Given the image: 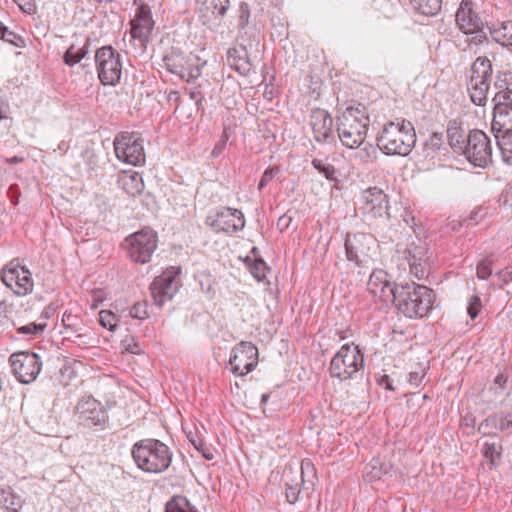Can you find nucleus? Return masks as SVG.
<instances>
[{
    "label": "nucleus",
    "mask_w": 512,
    "mask_h": 512,
    "mask_svg": "<svg viewBox=\"0 0 512 512\" xmlns=\"http://www.w3.org/2000/svg\"><path fill=\"white\" fill-rule=\"evenodd\" d=\"M377 147L386 155L407 156L416 143L411 122L396 119L383 125L376 137Z\"/></svg>",
    "instance_id": "obj_1"
},
{
    "label": "nucleus",
    "mask_w": 512,
    "mask_h": 512,
    "mask_svg": "<svg viewBox=\"0 0 512 512\" xmlns=\"http://www.w3.org/2000/svg\"><path fill=\"white\" fill-rule=\"evenodd\" d=\"M136 466L146 473L159 474L171 465L173 452L164 442L146 438L137 441L131 450Z\"/></svg>",
    "instance_id": "obj_2"
},
{
    "label": "nucleus",
    "mask_w": 512,
    "mask_h": 512,
    "mask_svg": "<svg viewBox=\"0 0 512 512\" xmlns=\"http://www.w3.org/2000/svg\"><path fill=\"white\" fill-rule=\"evenodd\" d=\"M395 306L408 318H422L431 310L434 292L427 286L415 282L400 286Z\"/></svg>",
    "instance_id": "obj_3"
},
{
    "label": "nucleus",
    "mask_w": 512,
    "mask_h": 512,
    "mask_svg": "<svg viewBox=\"0 0 512 512\" xmlns=\"http://www.w3.org/2000/svg\"><path fill=\"white\" fill-rule=\"evenodd\" d=\"M369 117L358 108H347L337 119L338 137L350 149L358 148L365 140Z\"/></svg>",
    "instance_id": "obj_4"
},
{
    "label": "nucleus",
    "mask_w": 512,
    "mask_h": 512,
    "mask_svg": "<svg viewBox=\"0 0 512 512\" xmlns=\"http://www.w3.org/2000/svg\"><path fill=\"white\" fill-rule=\"evenodd\" d=\"M364 368V358L354 343L343 345L330 362V375L340 381L356 378Z\"/></svg>",
    "instance_id": "obj_5"
},
{
    "label": "nucleus",
    "mask_w": 512,
    "mask_h": 512,
    "mask_svg": "<svg viewBox=\"0 0 512 512\" xmlns=\"http://www.w3.org/2000/svg\"><path fill=\"white\" fill-rule=\"evenodd\" d=\"M158 237L155 231L144 228L126 237L122 243L128 257L135 263L150 262L157 248Z\"/></svg>",
    "instance_id": "obj_6"
},
{
    "label": "nucleus",
    "mask_w": 512,
    "mask_h": 512,
    "mask_svg": "<svg viewBox=\"0 0 512 512\" xmlns=\"http://www.w3.org/2000/svg\"><path fill=\"white\" fill-rule=\"evenodd\" d=\"M95 65L100 82L105 86H115L122 75V58L112 46H103L96 50Z\"/></svg>",
    "instance_id": "obj_7"
},
{
    "label": "nucleus",
    "mask_w": 512,
    "mask_h": 512,
    "mask_svg": "<svg viewBox=\"0 0 512 512\" xmlns=\"http://www.w3.org/2000/svg\"><path fill=\"white\" fill-rule=\"evenodd\" d=\"M492 77V64L487 57H478L471 68L468 92L471 101L478 106H484Z\"/></svg>",
    "instance_id": "obj_8"
},
{
    "label": "nucleus",
    "mask_w": 512,
    "mask_h": 512,
    "mask_svg": "<svg viewBox=\"0 0 512 512\" xmlns=\"http://www.w3.org/2000/svg\"><path fill=\"white\" fill-rule=\"evenodd\" d=\"M75 416L79 425L93 431L106 429L109 422L107 410L91 396L84 397L76 405Z\"/></svg>",
    "instance_id": "obj_9"
},
{
    "label": "nucleus",
    "mask_w": 512,
    "mask_h": 512,
    "mask_svg": "<svg viewBox=\"0 0 512 512\" xmlns=\"http://www.w3.org/2000/svg\"><path fill=\"white\" fill-rule=\"evenodd\" d=\"M116 157L127 164L138 166L145 162L143 139L138 132H122L114 139Z\"/></svg>",
    "instance_id": "obj_10"
},
{
    "label": "nucleus",
    "mask_w": 512,
    "mask_h": 512,
    "mask_svg": "<svg viewBox=\"0 0 512 512\" xmlns=\"http://www.w3.org/2000/svg\"><path fill=\"white\" fill-rule=\"evenodd\" d=\"M362 214L368 220L391 219L388 196L378 187H369L361 194Z\"/></svg>",
    "instance_id": "obj_11"
},
{
    "label": "nucleus",
    "mask_w": 512,
    "mask_h": 512,
    "mask_svg": "<svg viewBox=\"0 0 512 512\" xmlns=\"http://www.w3.org/2000/svg\"><path fill=\"white\" fill-rule=\"evenodd\" d=\"M1 280L17 296H25L33 290L31 272L18 259H13L3 268Z\"/></svg>",
    "instance_id": "obj_12"
},
{
    "label": "nucleus",
    "mask_w": 512,
    "mask_h": 512,
    "mask_svg": "<svg viewBox=\"0 0 512 512\" xmlns=\"http://www.w3.org/2000/svg\"><path fill=\"white\" fill-rule=\"evenodd\" d=\"M13 375L24 384L33 382L42 368V362L36 353L19 351L9 357Z\"/></svg>",
    "instance_id": "obj_13"
},
{
    "label": "nucleus",
    "mask_w": 512,
    "mask_h": 512,
    "mask_svg": "<svg viewBox=\"0 0 512 512\" xmlns=\"http://www.w3.org/2000/svg\"><path fill=\"white\" fill-rule=\"evenodd\" d=\"M463 154L473 165L482 168L486 167L491 162L492 157L490 139L481 130L470 131Z\"/></svg>",
    "instance_id": "obj_14"
},
{
    "label": "nucleus",
    "mask_w": 512,
    "mask_h": 512,
    "mask_svg": "<svg viewBox=\"0 0 512 512\" xmlns=\"http://www.w3.org/2000/svg\"><path fill=\"white\" fill-rule=\"evenodd\" d=\"M180 273L179 267L171 266L153 280L150 290L157 306L161 307L173 298L179 287Z\"/></svg>",
    "instance_id": "obj_15"
},
{
    "label": "nucleus",
    "mask_w": 512,
    "mask_h": 512,
    "mask_svg": "<svg viewBox=\"0 0 512 512\" xmlns=\"http://www.w3.org/2000/svg\"><path fill=\"white\" fill-rule=\"evenodd\" d=\"M230 370L236 376L250 373L258 364V349L251 343L243 341L232 351L229 359Z\"/></svg>",
    "instance_id": "obj_16"
},
{
    "label": "nucleus",
    "mask_w": 512,
    "mask_h": 512,
    "mask_svg": "<svg viewBox=\"0 0 512 512\" xmlns=\"http://www.w3.org/2000/svg\"><path fill=\"white\" fill-rule=\"evenodd\" d=\"M367 288L374 298L389 305L396 303L400 286L390 280L386 271L376 269L369 277Z\"/></svg>",
    "instance_id": "obj_17"
},
{
    "label": "nucleus",
    "mask_w": 512,
    "mask_h": 512,
    "mask_svg": "<svg viewBox=\"0 0 512 512\" xmlns=\"http://www.w3.org/2000/svg\"><path fill=\"white\" fill-rule=\"evenodd\" d=\"M166 69L187 83H192L201 75V67L197 63V59L191 55H183L181 53H171L163 58Z\"/></svg>",
    "instance_id": "obj_18"
},
{
    "label": "nucleus",
    "mask_w": 512,
    "mask_h": 512,
    "mask_svg": "<svg viewBox=\"0 0 512 512\" xmlns=\"http://www.w3.org/2000/svg\"><path fill=\"white\" fill-rule=\"evenodd\" d=\"M375 240L367 234H347L345 239L346 257L357 265L368 263L373 257Z\"/></svg>",
    "instance_id": "obj_19"
},
{
    "label": "nucleus",
    "mask_w": 512,
    "mask_h": 512,
    "mask_svg": "<svg viewBox=\"0 0 512 512\" xmlns=\"http://www.w3.org/2000/svg\"><path fill=\"white\" fill-rule=\"evenodd\" d=\"M205 223L216 233L223 232L227 234L240 231L245 226L242 212L228 207H223L214 215L207 216Z\"/></svg>",
    "instance_id": "obj_20"
},
{
    "label": "nucleus",
    "mask_w": 512,
    "mask_h": 512,
    "mask_svg": "<svg viewBox=\"0 0 512 512\" xmlns=\"http://www.w3.org/2000/svg\"><path fill=\"white\" fill-rule=\"evenodd\" d=\"M405 258L408 261L410 272L417 279L424 278L429 271V256L426 244L421 240L412 241L405 250Z\"/></svg>",
    "instance_id": "obj_21"
},
{
    "label": "nucleus",
    "mask_w": 512,
    "mask_h": 512,
    "mask_svg": "<svg viewBox=\"0 0 512 512\" xmlns=\"http://www.w3.org/2000/svg\"><path fill=\"white\" fill-rule=\"evenodd\" d=\"M202 23L210 28L220 25L230 7L229 0H198Z\"/></svg>",
    "instance_id": "obj_22"
},
{
    "label": "nucleus",
    "mask_w": 512,
    "mask_h": 512,
    "mask_svg": "<svg viewBox=\"0 0 512 512\" xmlns=\"http://www.w3.org/2000/svg\"><path fill=\"white\" fill-rule=\"evenodd\" d=\"M310 126L314 139L317 142L325 143L332 139L333 119L326 110L320 108L312 109L310 113Z\"/></svg>",
    "instance_id": "obj_23"
},
{
    "label": "nucleus",
    "mask_w": 512,
    "mask_h": 512,
    "mask_svg": "<svg viewBox=\"0 0 512 512\" xmlns=\"http://www.w3.org/2000/svg\"><path fill=\"white\" fill-rule=\"evenodd\" d=\"M456 23L463 33L483 28V21L474 9L472 0H462L456 12Z\"/></svg>",
    "instance_id": "obj_24"
},
{
    "label": "nucleus",
    "mask_w": 512,
    "mask_h": 512,
    "mask_svg": "<svg viewBox=\"0 0 512 512\" xmlns=\"http://www.w3.org/2000/svg\"><path fill=\"white\" fill-rule=\"evenodd\" d=\"M488 30L496 43L512 50V20L491 24Z\"/></svg>",
    "instance_id": "obj_25"
},
{
    "label": "nucleus",
    "mask_w": 512,
    "mask_h": 512,
    "mask_svg": "<svg viewBox=\"0 0 512 512\" xmlns=\"http://www.w3.org/2000/svg\"><path fill=\"white\" fill-rule=\"evenodd\" d=\"M229 65L242 75H247L252 68L244 48H230L227 54Z\"/></svg>",
    "instance_id": "obj_26"
},
{
    "label": "nucleus",
    "mask_w": 512,
    "mask_h": 512,
    "mask_svg": "<svg viewBox=\"0 0 512 512\" xmlns=\"http://www.w3.org/2000/svg\"><path fill=\"white\" fill-rule=\"evenodd\" d=\"M23 504L21 496L15 494L11 487L0 486V507L7 512H19Z\"/></svg>",
    "instance_id": "obj_27"
},
{
    "label": "nucleus",
    "mask_w": 512,
    "mask_h": 512,
    "mask_svg": "<svg viewBox=\"0 0 512 512\" xmlns=\"http://www.w3.org/2000/svg\"><path fill=\"white\" fill-rule=\"evenodd\" d=\"M62 326L63 331H61V333L64 334L67 338L72 336L75 338H81L84 336V326L81 319L76 315L71 313H64L62 317Z\"/></svg>",
    "instance_id": "obj_28"
},
{
    "label": "nucleus",
    "mask_w": 512,
    "mask_h": 512,
    "mask_svg": "<svg viewBox=\"0 0 512 512\" xmlns=\"http://www.w3.org/2000/svg\"><path fill=\"white\" fill-rule=\"evenodd\" d=\"M121 183L123 190L133 197L141 194L145 187L142 176L136 172L122 177Z\"/></svg>",
    "instance_id": "obj_29"
},
{
    "label": "nucleus",
    "mask_w": 512,
    "mask_h": 512,
    "mask_svg": "<svg viewBox=\"0 0 512 512\" xmlns=\"http://www.w3.org/2000/svg\"><path fill=\"white\" fill-rule=\"evenodd\" d=\"M413 10L424 16H434L441 10L442 0H409Z\"/></svg>",
    "instance_id": "obj_30"
},
{
    "label": "nucleus",
    "mask_w": 512,
    "mask_h": 512,
    "mask_svg": "<svg viewBox=\"0 0 512 512\" xmlns=\"http://www.w3.org/2000/svg\"><path fill=\"white\" fill-rule=\"evenodd\" d=\"M505 161L512 163V131L493 133Z\"/></svg>",
    "instance_id": "obj_31"
},
{
    "label": "nucleus",
    "mask_w": 512,
    "mask_h": 512,
    "mask_svg": "<svg viewBox=\"0 0 512 512\" xmlns=\"http://www.w3.org/2000/svg\"><path fill=\"white\" fill-rule=\"evenodd\" d=\"M491 130L493 133L512 131V109L493 114Z\"/></svg>",
    "instance_id": "obj_32"
},
{
    "label": "nucleus",
    "mask_w": 512,
    "mask_h": 512,
    "mask_svg": "<svg viewBox=\"0 0 512 512\" xmlns=\"http://www.w3.org/2000/svg\"><path fill=\"white\" fill-rule=\"evenodd\" d=\"M300 470L301 487L303 490H310L316 480V472L313 463L309 459L303 460Z\"/></svg>",
    "instance_id": "obj_33"
},
{
    "label": "nucleus",
    "mask_w": 512,
    "mask_h": 512,
    "mask_svg": "<svg viewBox=\"0 0 512 512\" xmlns=\"http://www.w3.org/2000/svg\"><path fill=\"white\" fill-rule=\"evenodd\" d=\"M494 114L512 109V90L505 88L498 91L494 98Z\"/></svg>",
    "instance_id": "obj_34"
},
{
    "label": "nucleus",
    "mask_w": 512,
    "mask_h": 512,
    "mask_svg": "<svg viewBox=\"0 0 512 512\" xmlns=\"http://www.w3.org/2000/svg\"><path fill=\"white\" fill-rule=\"evenodd\" d=\"M447 138L449 145L456 151L464 153L467 137L464 136L463 131L458 127H448Z\"/></svg>",
    "instance_id": "obj_35"
},
{
    "label": "nucleus",
    "mask_w": 512,
    "mask_h": 512,
    "mask_svg": "<svg viewBox=\"0 0 512 512\" xmlns=\"http://www.w3.org/2000/svg\"><path fill=\"white\" fill-rule=\"evenodd\" d=\"M131 30L130 34L131 37L134 40H138L140 42L141 46H145V43L148 41V38L151 34V31L153 29V25L136 22L134 20H131Z\"/></svg>",
    "instance_id": "obj_36"
},
{
    "label": "nucleus",
    "mask_w": 512,
    "mask_h": 512,
    "mask_svg": "<svg viewBox=\"0 0 512 512\" xmlns=\"http://www.w3.org/2000/svg\"><path fill=\"white\" fill-rule=\"evenodd\" d=\"M165 512H198L190 502L181 496L174 497L166 504Z\"/></svg>",
    "instance_id": "obj_37"
},
{
    "label": "nucleus",
    "mask_w": 512,
    "mask_h": 512,
    "mask_svg": "<svg viewBox=\"0 0 512 512\" xmlns=\"http://www.w3.org/2000/svg\"><path fill=\"white\" fill-rule=\"evenodd\" d=\"M88 53L86 46L80 49H76L74 45H71L64 53L63 60L68 66H74L79 63Z\"/></svg>",
    "instance_id": "obj_38"
},
{
    "label": "nucleus",
    "mask_w": 512,
    "mask_h": 512,
    "mask_svg": "<svg viewBox=\"0 0 512 512\" xmlns=\"http://www.w3.org/2000/svg\"><path fill=\"white\" fill-rule=\"evenodd\" d=\"M187 438L191 442V444L194 446V448L201 453V455L206 460H212L214 459V450L210 448L208 445H206L203 440L198 438L197 436L193 435L192 432H189L187 434Z\"/></svg>",
    "instance_id": "obj_39"
},
{
    "label": "nucleus",
    "mask_w": 512,
    "mask_h": 512,
    "mask_svg": "<svg viewBox=\"0 0 512 512\" xmlns=\"http://www.w3.org/2000/svg\"><path fill=\"white\" fill-rule=\"evenodd\" d=\"M502 446L496 443H485L482 449L483 456L490 461L492 465H496V461L501 456Z\"/></svg>",
    "instance_id": "obj_40"
},
{
    "label": "nucleus",
    "mask_w": 512,
    "mask_h": 512,
    "mask_svg": "<svg viewBox=\"0 0 512 512\" xmlns=\"http://www.w3.org/2000/svg\"><path fill=\"white\" fill-rule=\"evenodd\" d=\"M313 167L318 170L321 174H323L328 180L335 181L337 180L336 169L331 164H326L320 159L312 160Z\"/></svg>",
    "instance_id": "obj_41"
},
{
    "label": "nucleus",
    "mask_w": 512,
    "mask_h": 512,
    "mask_svg": "<svg viewBox=\"0 0 512 512\" xmlns=\"http://www.w3.org/2000/svg\"><path fill=\"white\" fill-rule=\"evenodd\" d=\"M249 270L257 281H263L269 270L267 264L262 259H256L250 265Z\"/></svg>",
    "instance_id": "obj_42"
},
{
    "label": "nucleus",
    "mask_w": 512,
    "mask_h": 512,
    "mask_svg": "<svg viewBox=\"0 0 512 512\" xmlns=\"http://www.w3.org/2000/svg\"><path fill=\"white\" fill-rule=\"evenodd\" d=\"M117 317L110 310H101L99 312V323L104 328H107L110 331H114L117 326Z\"/></svg>",
    "instance_id": "obj_43"
},
{
    "label": "nucleus",
    "mask_w": 512,
    "mask_h": 512,
    "mask_svg": "<svg viewBox=\"0 0 512 512\" xmlns=\"http://www.w3.org/2000/svg\"><path fill=\"white\" fill-rule=\"evenodd\" d=\"M46 323H29L27 325H23L17 328V332L19 334L29 335V336H38L44 332L46 329Z\"/></svg>",
    "instance_id": "obj_44"
},
{
    "label": "nucleus",
    "mask_w": 512,
    "mask_h": 512,
    "mask_svg": "<svg viewBox=\"0 0 512 512\" xmlns=\"http://www.w3.org/2000/svg\"><path fill=\"white\" fill-rule=\"evenodd\" d=\"M492 260L486 257L478 262L476 268V275L479 279L485 280L492 274Z\"/></svg>",
    "instance_id": "obj_45"
},
{
    "label": "nucleus",
    "mask_w": 512,
    "mask_h": 512,
    "mask_svg": "<svg viewBox=\"0 0 512 512\" xmlns=\"http://www.w3.org/2000/svg\"><path fill=\"white\" fill-rule=\"evenodd\" d=\"M133 20L136 21L137 23L138 22L144 23V21H145L146 24L154 25V21L152 20V17H151L150 8L148 5H145V4H141L140 6L137 7L136 14H135V17Z\"/></svg>",
    "instance_id": "obj_46"
},
{
    "label": "nucleus",
    "mask_w": 512,
    "mask_h": 512,
    "mask_svg": "<svg viewBox=\"0 0 512 512\" xmlns=\"http://www.w3.org/2000/svg\"><path fill=\"white\" fill-rule=\"evenodd\" d=\"M482 309V302L478 295H472L468 301L467 313L474 320Z\"/></svg>",
    "instance_id": "obj_47"
},
{
    "label": "nucleus",
    "mask_w": 512,
    "mask_h": 512,
    "mask_svg": "<svg viewBox=\"0 0 512 512\" xmlns=\"http://www.w3.org/2000/svg\"><path fill=\"white\" fill-rule=\"evenodd\" d=\"M130 316L136 319H145L148 317L147 304L142 302L135 303L130 309Z\"/></svg>",
    "instance_id": "obj_48"
},
{
    "label": "nucleus",
    "mask_w": 512,
    "mask_h": 512,
    "mask_svg": "<svg viewBox=\"0 0 512 512\" xmlns=\"http://www.w3.org/2000/svg\"><path fill=\"white\" fill-rule=\"evenodd\" d=\"M22 12L28 15H34L37 13L36 0H13Z\"/></svg>",
    "instance_id": "obj_49"
},
{
    "label": "nucleus",
    "mask_w": 512,
    "mask_h": 512,
    "mask_svg": "<svg viewBox=\"0 0 512 512\" xmlns=\"http://www.w3.org/2000/svg\"><path fill=\"white\" fill-rule=\"evenodd\" d=\"M0 38L4 41L13 44L15 46H19L18 42L22 41L21 37L14 33L13 31H10L6 26L3 25V27L0 30Z\"/></svg>",
    "instance_id": "obj_50"
},
{
    "label": "nucleus",
    "mask_w": 512,
    "mask_h": 512,
    "mask_svg": "<svg viewBox=\"0 0 512 512\" xmlns=\"http://www.w3.org/2000/svg\"><path fill=\"white\" fill-rule=\"evenodd\" d=\"M279 173V168L278 167H271V168H268L264 171L260 181H259V184H258V189L259 190H262L265 186H267V184L275 177V175H277Z\"/></svg>",
    "instance_id": "obj_51"
},
{
    "label": "nucleus",
    "mask_w": 512,
    "mask_h": 512,
    "mask_svg": "<svg viewBox=\"0 0 512 512\" xmlns=\"http://www.w3.org/2000/svg\"><path fill=\"white\" fill-rule=\"evenodd\" d=\"M250 17L249 6L245 2H241L239 5V23L238 26L240 29H243L248 24Z\"/></svg>",
    "instance_id": "obj_52"
},
{
    "label": "nucleus",
    "mask_w": 512,
    "mask_h": 512,
    "mask_svg": "<svg viewBox=\"0 0 512 512\" xmlns=\"http://www.w3.org/2000/svg\"><path fill=\"white\" fill-rule=\"evenodd\" d=\"M299 493L300 489L298 488V483L295 485L289 484L288 482L286 483L285 495L289 503H295L298 500Z\"/></svg>",
    "instance_id": "obj_53"
},
{
    "label": "nucleus",
    "mask_w": 512,
    "mask_h": 512,
    "mask_svg": "<svg viewBox=\"0 0 512 512\" xmlns=\"http://www.w3.org/2000/svg\"><path fill=\"white\" fill-rule=\"evenodd\" d=\"M466 34H472L473 36L469 39V44L472 45H482L486 40V33L483 31V28L478 29L475 32H467Z\"/></svg>",
    "instance_id": "obj_54"
},
{
    "label": "nucleus",
    "mask_w": 512,
    "mask_h": 512,
    "mask_svg": "<svg viewBox=\"0 0 512 512\" xmlns=\"http://www.w3.org/2000/svg\"><path fill=\"white\" fill-rule=\"evenodd\" d=\"M121 346L124 349V351L132 353V354H139L140 353V347L138 343L134 341L133 338H126L121 341Z\"/></svg>",
    "instance_id": "obj_55"
},
{
    "label": "nucleus",
    "mask_w": 512,
    "mask_h": 512,
    "mask_svg": "<svg viewBox=\"0 0 512 512\" xmlns=\"http://www.w3.org/2000/svg\"><path fill=\"white\" fill-rule=\"evenodd\" d=\"M425 375L426 373L424 369H421L420 371H411L408 375V382L410 385L418 387L422 383Z\"/></svg>",
    "instance_id": "obj_56"
},
{
    "label": "nucleus",
    "mask_w": 512,
    "mask_h": 512,
    "mask_svg": "<svg viewBox=\"0 0 512 512\" xmlns=\"http://www.w3.org/2000/svg\"><path fill=\"white\" fill-rule=\"evenodd\" d=\"M201 85L197 87H192L189 89L188 94L190 99L195 101V104L198 108H200L202 101L204 100V95L200 90Z\"/></svg>",
    "instance_id": "obj_57"
},
{
    "label": "nucleus",
    "mask_w": 512,
    "mask_h": 512,
    "mask_svg": "<svg viewBox=\"0 0 512 512\" xmlns=\"http://www.w3.org/2000/svg\"><path fill=\"white\" fill-rule=\"evenodd\" d=\"M497 276L500 278V280L504 284H508L510 281H512V266L511 267H507V268H505L503 270H500L497 273Z\"/></svg>",
    "instance_id": "obj_58"
},
{
    "label": "nucleus",
    "mask_w": 512,
    "mask_h": 512,
    "mask_svg": "<svg viewBox=\"0 0 512 512\" xmlns=\"http://www.w3.org/2000/svg\"><path fill=\"white\" fill-rule=\"evenodd\" d=\"M370 467H371V471L367 472V477H369V480L372 481V480L380 479L381 475H382L381 467L377 468L374 465H370Z\"/></svg>",
    "instance_id": "obj_59"
},
{
    "label": "nucleus",
    "mask_w": 512,
    "mask_h": 512,
    "mask_svg": "<svg viewBox=\"0 0 512 512\" xmlns=\"http://www.w3.org/2000/svg\"><path fill=\"white\" fill-rule=\"evenodd\" d=\"M494 383L500 387V389H504L507 383V377L504 374H499L495 377Z\"/></svg>",
    "instance_id": "obj_60"
},
{
    "label": "nucleus",
    "mask_w": 512,
    "mask_h": 512,
    "mask_svg": "<svg viewBox=\"0 0 512 512\" xmlns=\"http://www.w3.org/2000/svg\"><path fill=\"white\" fill-rule=\"evenodd\" d=\"M431 144L439 149L442 142V135L439 133H434L430 138Z\"/></svg>",
    "instance_id": "obj_61"
},
{
    "label": "nucleus",
    "mask_w": 512,
    "mask_h": 512,
    "mask_svg": "<svg viewBox=\"0 0 512 512\" xmlns=\"http://www.w3.org/2000/svg\"><path fill=\"white\" fill-rule=\"evenodd\" d=\"M226 140H227V137H226L225 139H223L222 141H220V142H219V143L214 147V149H213V151H212V155H213L214 157H217V156L221 153L222 149L224 148V146H225V144H226Z\"/></svg>",
    "instance_id": "obj_62"
},
{
    "label": "nucleus",
    "mask_w": 512,
    "mask_h": 512,
    "mask_svg": "<svg viewBox=\"0 0 512 512\" xmlns=\"http://www.w3.org/2000/svg\"><path fill=\"white\" fill-rule=\"evenodd\" d=\"M503 206L512 208V193H506L501 197Z\"/></svg>",
    "instance_id": "obj_63"
},
{
    "label": "nucleus",
    "mask_w": 512,
    "mask_h": 512,
    "mask_svg": "<svg viewBox=\"0 0 512 512\" xmlns=\"http://www.w3.org/2000/svg\"><path fill=\"white\" fill-rule=\"evenodd\" d=\"M8 113V105L0 101V120L6 118Z\"/></svg>",
    "instance_id": "obj_64"
}]
</instances>
